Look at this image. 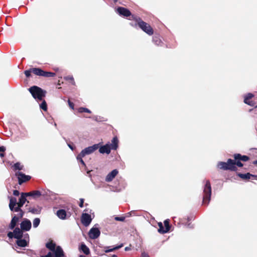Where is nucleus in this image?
I'll return each instance as SVG.
<instances>
[{
  "mask_svg": "<svg viewBox=\"0 0 257 257\" xmlns=\"http://www.w3.org/2000/svg\"><path fill=\"white\" fill-rule=\"evenodd\" d=\"M164 226L162 222L158 223V231L162 234L168 232L171 228L169 220L168 219L165 220L164 222Z\"/></svg>",
  "mask_w": 257,
  "mask_h": 257,
  "instance_id": "nucleus-7",
  "label": "nucleus"
},
{
  "mask_svg": "<svg viewBox=\"0 0 257 257\" xmlns=\"http://www.w3.org/2000/svg\"><path fill=\"white\" fill-rule=\"evenodd\" d=\"M211 187L209 180H206L203 189V196L202 204L208 205L211 199Z\"/></svg>",
  "mask_w": 257,
  "mask_h": 257,
  "instance_id": "nucleus-4",
  "label": "nucleus"
},
{
  "mask_svg": "<svg viewBox=\"0 0 257 257\" xmlns=\"http://www.w3.org/2000/svg\"><path fill=\"white\" fill-rule=\"evenodd\" d=\"M17 244L20 247H26L28 246V243L25 239H17L16 241Z\"/></svg>",
  "mask_w": 257,
  "mask_h": 257,
  "instance_id": "nucleus-23",
  "label": "nucleus"
},
{
  "mask_svg": "<svg viewBox=\"0 0 257 257\" xmlns=\"http://www.w3.org/2000/svg\"><path fill=\"white\" fill-rule=\"evenodd\" d=\"M78 112H80V113H82V112H87V113H91V111L88 109V108H85V107H80L78 108Z\"/></svg>",
  "mask_w": 257,
  "mask_h": 257,
  "instance_id": "nucleus-32",
  "label": "nucleus"
},
{
  "mask_svg": "<svg viewBox=\"0 0 257 257\" xmlns=\"http://www.w3.org/2000/svg\"><path fill=\"white\" fill-rule=\"evenodd\" d=\"M8 236L10 238H15V234H14V232H9L8 233Z\"/></svg>",
  "mask_w": 257,
  "mask_h": 257,
  "instance_id": "nucleus-41",
  "label": "nucleus"
},
{
  "mask_svg": "<svg viewBox=\"0 0 257 257\" xmlns=\"http://www.w3.org/2000/svg\"><path fill=\"white\" fill-rule=\"evenodd\" d=\"M24 204H23L22 203H21L20 201H18L17 202V205L18 207H19V208H20L21 209V208L23 206Z\"/></svg>",
  "mask_w": 257,
  "mask_h": 257,
  "instance_id": "nucleus-46",
  "label": "nucleus"
},
{
  "mask_svg": "<svg viewBox=\"0 0 257 257\" xmlns=\"http://www.w3.org/2000/svg\"><path fill=\"white\" fill-rule=\"evenodd\" d=\"M116 12L120 16H123L124 17H129V18H132V16H136V15H132L130 11L124 7H119L116 9Z\"/></svg>",
  "mask_w": 257,
  "mask_h": 257,
  "instance_id": "nucleus-8",
  "label": "nucleus"
},
{
  "mask_svg": "<svg viewBox=\"0 0 257 257\" xmlns=\"http://www.w3.org/2000/svg\"><path fill=\"white\" fill-rule=\"evenodd\" d=\"M13 195L16 196H18L20 195V192L17 190H14L13 191Z\"/></svg>",
  "mask_w": 257,
  "mask_h": 257,
  "instance_id": "nucleus-45",
  "label": "nucleus"
},
{
  "mask_svg": "<svg viewBox=\"0 0 257 257\" xmlns=\"http://www.w3.org/2000/svg\"><path fill=\"white\" fill-rule=\"evenodd\" d=\"M100 234V231L98 228L93 227L91 228L88 232V236L91 239H96Z\"/></svg>",
  "mask_w": 257,
  "mask_h": 257,
  "instance_id": "nucleus-12",
  "label": "nucleus"
},
{
  "mask_svg": "<svg viewBox=\"0 0 257 257\" xmlns=\"http://www.w3.org/2000/svg\"><path fill=\"white\" fill-rule=\"evenodd\" d=\"M125 217L124 216H116L114 217V219L116 221H124L125 220Z\"/></svg>",
  "mask_w": 257,
  "mask_h": 257,
  "instance_id": "nucleus-39",
  "label": "nucleus"
},
{
  "mask_svg": "<svg viewBox=\"0 0 257 257\" xmlns=\"http://www.w3.org/2000/svg\"><path fill=\"white\" fill-rule=\"evenodd\" d=\"M40 223V219L39 218H36L33 220V227H37Z\"/></svg>",
  "mask_w": 257,
  "mask_h": 257,
  "instance_id": "nucleus-34",
  "label": "nucleus"
},
{
  "mask_svg": "<svg viewBox=\"0 0 257 257\" xmlns=\"http://www.w3.org/2000/svg\"><path fill=\"white\" fill-rule=\"evenodd\" d=\"M23 230L21 229V228H19V227H16L14 230V234L15 235V238L17 239H21L23 237Z\"/></svg>",
  "mask_w": 257,
  "mask_h": 257,
  "instance_id": "nucleus-21",
  "label": "nucleus"
},
{
  "mask_svg": "<svg viewBox=\"0 0 257 257\" xmlns=\"http://www.w3.org/2000/svg\"><path fill=\"white\" fill-rule=\"evenodd\" d=\"M15 175L18 179V183L20 185L29 181L31 178L30 176L26 175L23 173L19 171L16 172L15 173Z\"/></svg>",
  "mask_w": 257,
  "mask_h": 257,
  "instance_id": "nucleus-9",
  "label": "nucleus"
},
{
  "mask_svg": "<svg viewBox=\"0 0 257 257\" xmlns=\"http://www.w3.org/2000/svg\"><path fill=\"white\" fill-rule=\"evenodd\" d=\"M92 221V218L90 214L86 213H83L81 217V222L85 226H88Z\"/></svg>",
  "mask_w": 257,
  "mask_h": 257,
  "instance_id": "nucleus-10",
  "label": "nucleus"
},
{
  "mask_svg": "<svg viewBox=\"0 0 257 257\" xmlns=\"http://www.w3.org/2000/svg\"><path fill=\"white\" fill-rule=\"evenodd\" d=\"M123 246V244H121L120 245H118V246H116L113 248H109V247H105V252H110V251H113L115 250H116V249H118L120 248H121V247H122Z\"/></svg>",
  "mask_w": 257,
  "mask_h": 257,
  "instance_id": "nucleus-29",
  "label": "nucleus"
},
{
  "mask_svg": "<svg viewBox=\"0 0 257 257\" xmlns=\"http://www.w3.org/2000/svg\"><path fill=\"white\" fill-rule=\"evenodd\" d=\"M124 249L125 251H127L130 249V248L129 247H125Z\"/></svg>",
  "mask_w": 257,
  "mask_h": 257,
  "instance_id": "nucleus-48",
  "label": "nucleus"
},
{
  "mask_svg": "<svg viewBox=\"0 0 257 257\" xmlns=\"http://www.w3.org/2000/svg\"><path fill=\"white\" fill-rule=\"evenodd\" d=\"M255 108H257V105L255 106Z\"/></svg>",
  "mask_w": 257,
  "mask_h": 257,
  "instance_id": "nucleus-55",
  "label": "nucleus"
},
{
  "mask_svg": "<svg viewBox=\"0 0 257 257\" xmlns=\"http://www.w3.org/2000/svg\"><path fill=\"white\" fill-rule=\"evenodd\" d=\"M29 90L35 99H38L39 100H42L43 98L45 96L46 93L45 90H43L37 86L31 87Z\"/></svg>",
  "mask_w": 257,
  "mask_h": 257,
  "instance_id": "nucleus-5",
  "label": "nucleus"
},
{
  "mask_svg": "<svg viewBox=\"0 0 257 257\" xmlns=\"http://www.w3.org/2000/svg\"><path fill=\"white\" fill-rule=\"evenodd\" d=\"M6 151V148L4 146L0 147V157L3 158L5 156V151Z\"/></svg>",
  "mask_w": 257,
  "mask_h": 257,
  "instance_id": "nucleus-38",
  "label": "nucleus"
},
{
  "mask_svg": "<svg viewBox=\"0 0 257 257\" xmlns=\"http://www.w3.org/2000/svg\"><path fill=\"white\" fill-rule=\"evenodd\" d=\"M11 211L19 212L17 217L22 218L24 215L25 212L17 206H14L13 208H10Z\"/></svg>",
  "mask_w": 257,
  "mask_h": 257,
  "instance_id": "nucleus-17",
  "label": "nucleus"
},
{
  "mask_svg": "<svg viewBox=\"0 0 257 257\" xmlns=\"http://www.w3.org/2000/svg\"><path fill=\"white\" fill-rule=\"evenodd\" d=\"M46 247L51 251H54L56 247V244L52 240L46 244Z\"/></svg>",
  "mask_w": 257,
  "mask_h": 257,
  "instance_id": "nucleus-26",
  "label": "nucleus"
},
{
  "mask_svg": "<svg viewBox=\"0 0 257 257\" xmlns=\"http://www.w3.org/2000/svg\"><path fill=\"white\" fill-rule=\"evenodd\" d=\"M17 200L16 198L13 197H10V203H9V208H13L14 206H16L17 204Z\"/></svg>",
  "mask_w": 257,
  "mask_h": 257,
  "instance_id": "nucleus-27",
  "label": "nucleus"
},
{
  "mask_svg": "<svg viewBox=\"0 0 257 257\" xmlns=\"http://www.w3.org/2000/svg\"><path fill=\"white\" fill-rule=\"evenodd\" d=\"M20 225L21 228L22 230L27 231L31 229L32 223L30 220L25 219L21 222Z\"/></svg>",
  "mask_w": 257,
  "mask_h": 257,
  "instance_id": "nucleus-14",
  "label": "nucleus"
},
{
  "mask_svg": "<svg viewBox=\"0 0 257 257\" xmlns=\"http://www.w3.org/2000/svg\"><path fill=\"white\" fill-rule=\"evenodd\" d=\"M40 108L44 111L47 110V105L45 100H43L40 104Z\"/></svg>",
  "mask_w": 257,
  "mask_h": 257,
  "instance_id": "nucleus-35",
  "label": "nucleus"
},
{
  "mask_svg": "<svg viewBox=\"0 0 257 257\" xmlns=\"http://www.w3.org/2000/svg\"><path fill=\"white\" fill-rule=\"evenodd\" d=\"M84 199H83V198H80V202H79V206L80 207L82 208L84 206Z\"/></svg>",
  "mask_w": 257,
  "mask_h": 257,
  "instance_id": "nucleus-40",
  "label": "nucleus"
},
{
  "mask_svg": "<svg viewBox=\"0 0 257 257\" xmlns=\"http://www.w3.org/2000/svg\"><path fill=\"white\" fill-rule=\"evenodd\" d=\"M80 249L86 255H89L90 253L89 248L84 243L81 244Z\"/></svg>",
  "mask_w": 257,
  "mask_h": 257,
  "instance_id": "nucleus-25",
  "label": "nucleus"
},
{
  "mask_svg": "<svg viewBox=\"0 0 257 257\" xmlns=\"http://www.w3.org/2000/svg\"><path fill=\"white\" fill-rule=\"evenodd\" d=\"M112 257H117L116 255L113 254Z\"/></svg>",
  "mask_w": 257,
  "mask_h": 257,
  "instance_id": "nucleus-53",
  "label": "nucleus"
},
{
  "mask_svg": "<svg viewBox=\"0 0 257 257\" xmlns=\"http://www.w3.org/2000/svg\"><path fill=\"white\" fill-rule=\"evenodd\" d=\"M24 195H25L26 197H28V196H32L33 197V194H32V191L31 192H27V193H22Z\"/></svg>",
  "mask_w": 257,
  "mask_h": 257,
  "instance_id": "nucleus-43",
  "label": "nucleus"
},
{
  "mask_svg": "<svg viewBox=\"0 0 257 257\" xmlns=\"http://www.w3.org/2000/svg\"><path fill=\"white\" fill-rule=\"evenodd\" d=\"M141 257H150L149 254L145 252L142 253Z\"/></svg>",
  "mask_w": 257,
  "mask_h": 257,
  "instance_id": "nucleus-47",
  "label": "nucleus"
},
{
  "mask_svg": "<svg viewBox=\"0 0 257 257\" xmlns=\"http://www.w3.org/2000/svg\"><path fill=\"white\" fill-rule=\"evenodd\" d=\"M20 218H21L17 217L16 215H15L14 216H13L11 220V221L9 225V228L10 229H13L16 227Z\"/></svg>",
  "mask_w": 257,
  "mask_h": 257,
  "instance_id": "nucleus-18",
  "label": "nucleus"
},
{
  "mask_svg": "<svg viewBox=\"0 0 257 257\" xmlns=\"http://www.w3.org/2000/svg\"><path fill=\"white\" fill-rule=\"evenodd\" d=\"M84 157H82V156H80V154H79L77 157H76V159L78 161L80 162L81 163V164L84 166V167H86V164L85 163V162H84V161L82 159V158H83Z\"/></svg>",
  "mask_w": 257,
  "mask_h": 257,
  "instance_id": "nucleus-36",
  "label": "nucleus"
},
{
  "mask_svg": "<svg viewBox=\"0 0 257 257\" xmlns=\"http://www.w3.org/2000/svg\"><path fill=\"white\" fill-rule=\"evenodd\" d=\"M99 148V144H95L82 150L79 153L80 156L85 157L86 155H89L93 153Z\"/></svg>",
  "mask_w": 257,
  "mask_h": 257,
  "instance_id": "nucleus-6",
  "label": "nucleus"
},
{
  "mask_svg": "<svg viewBox=\"0 0 257 257\" xmlns=\"http://www.w3.org/2000/svg\"><path fill=\"white\" fill-rule=\"evenodd\" d=\"M233 158L234 160L228 159L226 162H219L217 164L218 168L223 170L236 171L237 170L236 166L239 167H243V165L241 161L247 162L249 160V157L240 154H234Z\"/></svg>",
  "mask_w": 257,
  "mask_h": 257,
  "instance_id": "nucleus-1",
  "label": "nucleus"
},
{
  "mask_svg": "<svg viewBox=\"0 0 257 257\" xmlns=\"http://www.w3.org/2000/svg\"><path fill=\"white\" fill-rule=\"evenodd\" d=\"M31 73H33L37 76L45 77H53L56 75V73L54 72L45 71L40 68H33L24 71V73L27 77H30Z\"/></svg>",
  "mask_w": 257,
  "mask_h": 257,
  "instance_id": "nucleus-3",
  "label": "nucleus"
},
{
  "mask_svg": "<svg viewBox=\"0 0 257 257\" xmlns=\"http://www.w3.org/2000/svg\"><path fill=\"white\" fill-rule=\"evenodd\" d=\"M118 173V172L116 169L113 170L106 176L105 181L108 182L111 181L115 177Z\"/></svg>",
  "mask_w": 257,
  "mask_h": 257,
  "instance_id": "nucleus-16",
  "label": "nucleus"
},
{
  "mask_svg": "<svg viewBox=\"0 0 257 257\" xmlns=\"http://www.w3.org/2000/svg\"><path fill=\"white\" fill-rule=\"evenodd\" d=\"M57 216L61 219H65L66 218V212L64 209H59L57 211Z\"/></svg>",
  "mask_w": 257,
  "mask_h": 257,
  "instance_id": "nucleus-22",
  "label": "nucleus"
},
{
  "mask_svg": "<svg viewBox=\"0 0 257 257\" xmlns=\"http://www.w3.org/2000/svg\"><path fill=\"white\" fill-rule=\"evenodd\" d=\"M54 257H64V253L63 249L60 246H57L55 249Z\"/></svg>",
  "mask_w": 257,
  "mask_h": 257,
  "instance_id": "nucleus-20",
  "label": "nucleus"
},
{
  "mask_svg": "<svg viewBox=\"0 0 257 257\" xmlns=\"http://www.w3.org/2000/svg\"><path fill=\"white\" fill-rule=\"evenodd\" d=\"M118 0H113V2L114 3H116L117 2Z\"/></svg>",
  "mask_w": 257,
  "mask_h": 257,
  "instance_id": "nucleus-52",
  "label": "nucleus"
},
{
  "mask_svg": "<svg viewBox=\"0 0 257 257\" xmlns=\"http://www.w3.org/2000/svg\"><path fill=\"white\" fill-rule=\"evenodd\" d=\"M253 164L254 165H257V160H255V161H253Z\"/></svg>",
  "mask_w": 257,
  "mask_h": 257,
  "instance_id": "nucleus-49",
  "label": "nucleus"
},
{
  "mask_svg": "<svg viewBox=\"0 0 257 257\" xmlns=\"http://www.w3.org/2000/svg\"><path fill=\"white\" fill-rule=\"evenodd\" d=\"M128 20H134L136 23L135 25L131 23L130 25L131 26L134 27L138 26L140 29L149 35L151 36L154 34V30L152 27L149 24L143 21L140 17L138 16H132V18H128Z\"/></svg>",
  "mask_w": 257,
  "mask_h": 257,
  "instance_id": "nucleus-2",
  "label": "nucleus"
},
{
  "mask_svg": "<svg viewBox=\"0 0 257 257\" xmlns=\"http://www.w3.org/2000/svg\"><path fill=\"white\" fill-rule=\"evenodd\" d=\"M19 201L22 203L23 204H25L26 202H27V204H29L30 203V202L27 200V197L24 195L22 193L21 194V197H20Z\"/></svg>",
  "mask_w": 257,
  "mask_h": 257,
  "instance_id": "nucleus-30",
  "label": "nucleus"
},
{
  "mask_svg": "<svg viewBox=\"0 0 257 257\" xmlns=\"http://www.w3.org/2000/svg\"><path fill=\"white\" fill-rule=\"evenodd\" d=\"M69 147L71 150H73V147L71 145H69Z\"/></svg>",
  "mask_w": 257,
  "mask_h": 257,
  "instance_id": "nucleus-50",
  "label": "nucleus"
},
{
  "mask_svg": "<svg viewBox=\"0 0 257 257\" xmlns=\"http://www.w3.org/2000/svg\"><path fill=\"white\" fill-rule=\"evenodd\" d=\"M68 103L69 107L71 109H74V103L72 102H71L69 99L68 100Z\"/></svg>",
  "mask_w": 257,
  "mask_h": 257,
  "instance_id": "nucleus-42",
  "label": "nucleus"
},
{
  "mask_svg": "<svg viewBox=\"0 0 257 257\" xmlns=\"http://www.w3.org/2000/svg\"><path fill=\"white\" fill-rule=\"evenodd\" d=\"M14 170L21 171L23 169L24 166L21 165V163L17 162L15 163L13 166Z\"/></svg>",
  "mask_w": 257,
  "mask_h": 257,
  "instance_id": "nucleus-31",
  "label": "nucleus"
},
{
  "mask_svg": "<svg viewBox=\"0 0 257 257\" xmlns=\"http://www.w3.org/2000/svg\"><path fill=\"white\" fill-rule=\"evenodd\" d=\"M79 257H86V256L83 255H80Z\"/></svg>",
  "mask_w": 257,
  "mask_h": 257,
  "instance_id": "nucleus-51",
  "label": "nucleus"
},
{
  "mask_svg": "<svg viewBox=\"0 0 257 257\" xmlns=\"http://www.w3.org/2000/svg\"><path fill=\"white\" fill-rule=\"evenodd\" d=\"M33 197L37 198L41 195V192L38 190H35L32 191Z\"/></svg>",
  "mask_w": 257,
  "mask_h": 257,
  "instance_id": "nucleus-33",
  "label": "nucleus"
},
{
  "mask_svg": "<svg viewBox=\"0 0 257 257\" xmlns=\"http://www.w3.org/2000/svg\"><path fill=\"white\" fill-rule=\"evenodd\" d=\"M65 79L69 81L70 82L72 83V84L74 85L75 84L74 78L72 76H68L65 77Z\"/></svg>",
  "mask_w": 257,
  "mask_h": 257,
  "instance_id": "nucleus-37",
  "label": "nucleus"
},
{
  "mask_svg": "<svg viewBox=\"0 0 257 257\" xmlns=\"http://www.w3.org/2000/svg\"><path fill=\"white\" fill-rule=\"evenodd\" d=\"M187 220H188V221H189L190 220V218L188 217H187Z\"/></svg>",
  "mask_w": 257,
  "mask_h": 257,
  "instance_id": "nucleus-54",
  "label": "nucleus"
},
{
  "mask_svg": "<svg viewBox=\"0 0 257 257\" xmlns=\"http://www.w3.org/2000/svg\"><path fill=\"white\" fill-rule=\"evenodd\" d=\"M111 149L110 145L106 144L100 147L99 149V152L101 154L106 153L107 154H109L110 153Z\"/></svg>",
  "mask_w": 257,
  "mask_h": 257,
  "instance_id": "nucleus-19",
  "label": "nucleus"
},
{
  "mask_svg": "<svg viewBox=\"0 0 257 257\" xmlns=\"http://www.w3.org/2000/svg\"><path fill=\"white\" fill-rule=\"evenodd\" d=\"M111 144L110 146L112 150H115L118 147V140L116 137H114L111 141Z\"/></svg>",
  "mask_w": 257,
  "mask_h": 257,
  "instance_id": "nucleus-24",
  "label": "nucleus"
},
{
  "mask_svg": "<svg viewBox=\"0 0 257 257\" xmlns=\"http://www.w3.org/2000/svg\"><path fill=\"white\" fill-rule=\"evenodd\" d=\"M153 42L157 46H161L163 44V42L158 37L155 36L153 38Z\"/></svg>",
  "mask_w": 257,
  "mask_h": 257,
  "instance_id": "nucleus-28",
  "label": "nucleus"
},
{
  "mask_svg": "<svg viewBox=\"0 0 257 257\" xmlns=\"http://www.w3.org/2000/svg\"><path fill=\"white\" fill-rule=\"evenodd\" d=\"M254 96V95L251 93H248L246 96H244V102L250 106H253L255 105V103L250 99Z\"/></svg>",
  "mask_w": 257,
  "mask_h": 257,
  "instance_id": "nucleus-15",
  "label": "nucleus"
},
{
  "mask_svg": "<svg viewBox=\"0 0 257 257\" xmlns=\"http://www.w3.org/2000/svg\"><path fill=\"white\" fill-rule=\"evenodd\" d=\"M41 257H54V255L51 252H49L48 253L45 255H42Z\"/></svg>",
  "mask_w": 257,
  "mask_h": 257,
  "instance_id": "nucleus-44",
  "label": "nucleus"
},
{
  "mask_svg": "<svg viewBox=\"0 0 257 257\" xmlns=\"http://www.w3.org/2000/svg\"><path fill=\"white\" fill-rule=\"evenodd\" d=\"M26 209L28 212H31L33 214H39L41 213L42 207L39 206H31L29 204H27L25 206Z\"/></svg>",
  "mask_w": 257,
  "mask_h": 257,
  "instance_id": "nucleus-11",
  "label": "nucleus"
},
{
  "mask_svg": "<svg viewBox=\"0 0 257 257\" xmlns=\"http://www.w3.org/2000/svg\"><path fill=\"white\" fill-rule=\"evenodd\" d=\"M237 176L243 180L248 181L250 179H253L257 180V175L251 174L249 173L246 174H242L240 173H237Z\"/></svg>",
  "mask_w": 257,
  "mask_h": 257,
  "instance_id": "nucleus-13",
  "label": "nucleus"
}]
</instances>
